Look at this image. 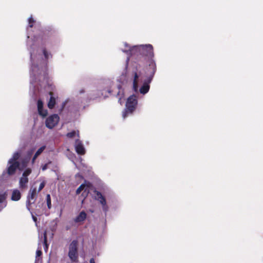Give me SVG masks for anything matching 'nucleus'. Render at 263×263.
Returning a JSON list of instances; mask_svg holds the SVG:
<instances>
[{"instance_id": "c9c22d12", "label": "nucleus", "mask_w": 263, "mask_h": 263, "mask_svg": "<svg viewBox=\"0 0 263 263\" xmlns=\"http://www.w3.org/2000/svg\"><path fill=\"white\" fill-rule=\"evenodd\" d=\"M86 218V214L83 212V221Z\"/></svg>"}, {"instance_id": "58836bf2", "label": "nucleus", "mask_w": 263, "mask_h": 263, "mask_svg": "<svg viewBox=\"0 0 263 263\" xmlns=\"http://www.w3.org/2000/svg\"><path fill=\"white\" fill-rule=\"evenodd\" d=\"M32 218H33V220L34 221H36V218L34 216H32Z\"/></svg>"}, {"instance_id": "39448f33", "label": "nucleus", "mask_w": 263, "mask_h": 263, "mask_svg": "<svg viewBox=\"0 0 263 263\" xmlns=\"http://www.w3.org/2000/svg\"><path fill=\"white\" fill-rule=\"evenodd\" d=\"M96 179L91 167L83 163V197L95 189L92 183Z\"/></svg>"}, {"instance_id": "9b49d317", "label": "nucleus", "mask_w": 263, "mask_h": 263, "mask_svg": "<svg viewBox=\"0 0 263 263\" xmlns=\"http://www.w3.org/2000/svg\"><path fill=\"white\" fill-rule=\"evenodd\" d=\"M59 120L60 117L57 114L51 115L46 120V126L49 129H52L58 124Z\"/></svg>"}, {"instance_id": "ddd939ff", "label": "nucleus", "mask_w": 263, "mask_h": 263, "mask_svg": "<svg viewBox=\"0 0 263 263\" xmlns=\"http://www.w3.org/2000/svg\"><path fill=\"white\" fill-rule=\"evenodd\" d=\"M20 166L19 162H9V161L8 162V167L7 169V173L9 175H13L16 170V169Z\"/></svg>"}, {"instance_id": "4468645a", "label": "nucleus", "mask_w": 263, "mask_h": 263, "mask_svg": "<svg viewBox=\"0 0 263 263\" xmlns=\"http://www.w3.org/2000/svg\"><path fill=\"white\" fill-rule=\"evenodd\" d=\"M37 107L39 114L43 117H46L48 114V111L43 108V102L39 100L37 103Z\"/></svg>"}, {"instance_id": "72a5a7b5", "label": "nucleus", "mask_w": 263, "mask_h": 263, "mask_svg": "<svg viewBox=\"0 0 263 263\" xmlns=\"http://www.w3.org/2000/svg\"><path fill=\"white\" fill-rule=\"evenodd\" d=\"M39 156L38 155H37L36 153H35L33 155V156L32 157V158H33V159H35L37 158V157Z\"/></svg>"}, {"instance_id": "f03ea898", "label": "nucleus", "mask_w": 263, "mask_h": 263, "mask_svg": "<svg viewBox=\"0 0 263 263\" xmlns=\"http://www.w3.org/2000/svg\"><path fill=\"white\" fill-rule=\"evenodd\" d=\"M124 48L122 51L127 55L126 60V66L127 67L128 62L130 57H133L136 60L139 61L145 57L148 58V65L145 68L146 78L153 80L157 70L156 62L154 59V53L153 47L151 44H145L130 46L127 43H123Z\"/></svg>"}, {"instance_id": "a19ab883", "label": "nucleus", "mask_w": 263, "mask_h": 263, "mask_svg": "<svg viewBox=\"0 0 263 263\" xmlns=\"http://www.w3.org/2000/svg\"><path fill=\"white\" fill-rule=\"evenodd\" d=\"M83 155H84V153H85V149H84V147H83Z\"/></svg>"}, {"instance_id": "79ce46f5", "label": "nucleus", "mask_w": 263, "mask_h": 263, "mask_svg": "<svg viewBox=\"0 0 263 263\" xmlns=\"http://www.w3.org/2000/svg\"><path fill=\"white\" fill-rule=\"evenodd\" d=\"M104 194H107V192H106L105 190L104 191V192H103Z\"/></svg>"}, {"instance_id": "bb28decb", "label": "nucleus", "mask_w": 263, "mask_h": 263, "mask_svg": "<svg viewBox=\"0 0 263 263\" xmlns=\"http://www.w3.org/2000/svg\"><path fill=\"white\" fill-rule=\"evenodd\" d=\"M76 134L77 133L76 131H72L71 132L67 133L66 135L67 137L71 138L74 137L76 136Z\"/></svg>"}, {"instance_id": "1a4fd4ad", "label": "nucleus", "mask_w": 263, "mask_h": 263, "mask_svg": "<svg viewBox=\"0 0 263 263\" xmlns=\"http://www.w3.org/2000/svg\"><path fill=\"white\" fill-rule=\"evenodd\" d=\"M94 193L95 194V199L97 200L101 205L102 209L106 215V213L108 211V206L107 204L105 196L103 195L101 192L96 190H94Z\"/></svg>"}, {"instance_id": "e433bc0d", "label": "nucleus", "mask_w": 263, "mask_h": 263, "mask_svg": "<svg viewBox=\"0 0 263 263\" xmlns=\"http://www.w3.org/2000/svg\"><path fill=\"white\" fill-rule=\"evenodd\" d=\"M35 159H33V158L31 159V164L33 165L35 163Z\"/></svg>"}, {"instance_id": "aec40b11", "label": "nucleus", "mask_w": 263, "mask_h": 263, "mask_svg": "<svg viewBox=\"0 0 263 263\" xmlns=\"http://www.w3.org/2000/svg\"><path fill=\"white\" fill-rule=\"evenodd\" d=\"M117 88L118 89V91L117 94V97H119V99L120 100L121 97L123 95V90L122 89L121 85H118L117 86Z\"/></svg>"}, {"instance_id": "4c0bfd02", "label": "nucleus", "mask_w": 263, "mask_h": 263, "mask_svg": "<svg viewBox=\"0 0 263 263\" xmlns=\"http://www.w3.org/2000/svg\"><path fill=\"white\" fill-rule=\"evenodd\" d=\"M73 163L74 164V165H76V166L77 168H79V167H78V166L77 164L76 163V162H74L73 161Z\"/></svg>"}, {"instance_id": "c756f323", "label": "nucleus", "mask_w": 263, "mask_h": 263, "mask_svg": "<svg viewBox=\"0 0 263 263\" xmlns=\"http://www.w3.org/2000/svg\"><path fill=\"white\" fill-rule=\"evenodd\" d=\"M51 163V162H49L48 163H46L45 164H44V165H43L41 167V169L43 171H44L45 170H46L48 168V165L49 164Z\"/></svg>"}, {"instance_id": "5701e85b", "label": "nucleus", "mask_w": 263, "mask_h": 263, "mask_svg": "<svg viewBox=\"0 0 263 263\" xmlns=\"http://www.w3.org/2000/svg\"><path fill=\"white\" fill-rule=\"evenodd\" d=\"M46 202L48 208L49 209H50L51 208V198L49 194H47L46 196Z\"/></svg>"}, {"instance_id": "f704fd0d", "label": "nucleus", "mask_w": 263, "mask_h": 263, "mask_svg": "<svg viewBox=\"0 0 263 263\" xmlns=\"http://www.w3.org/2000/svg\"><path fill=\"white\" fill-rule=\"evenodd\" d=\"M39 156L38 155H37L36 153H35L33 155V156L32 157V158H33V159H35L37 158V157Z\"/></svg>"}, {"instance_id": "cd10ccee", "label": "nucleus", "mask_w": 263, "mask_h": 263, "mask_svg": "<svg viewBox=\"0 0 263 263\" xmlns=\"http://www.w3.org/2000/svg\"><path fill=\"white\" fill-rule=\"evenodd\" d=\"M45 185V181H43L42 182H41L39 186L37 192H40L44 187Z\"/></svg>"}, {"instance_id": "2eb2a0df", "label": "nucleus", "mask_w": 263, "mask_h": 263, "mask_svg": "<svg viewBox=\"0 0 263 263\" xmlns=\"http://www.w3.org/2000/svg\"><path fill=\"white\" fill-rule=\"evenodd\" d=\"M21 194L19 190H13L12 193L11 199L13 201H18L21 199Z\"/></svg>"}, {"instance_id": "c85d7f7f", "label": "nucleus", "mask_w": 263, "mask_h": 263, "mask_svg": "<svg viewBox=\"0 0 263 263\" xmlns=\"http://www.w3.org/2000/svg\"><path fill=\"white\" fill-rule=\"evenodd\" d=\"M42 254V252L41 249H38L36 251V258L41 256Z\"/></svg>"}, {"instance_id": "ea45409f", "label": "nucleus", "mask_w": 263, "mask_h": 263, "mask_svg": "<svg viewBox=\"0 0 263 263\" xmlns=\"http://www.w3.org/2000/svg\"><path fill=\"white\" fill-rule=\"evenodd\" d=\"M4 209V206H0V212Z\"/></svg>"}, {"instance_id": "6ab92c4d", "label": "nucleus", "mask_w": 263, "mask_h": 263, "mask_svg": "<svg viewBox=\"0 0 263 263\" xmlns=\"http://www.w3.org/2000/svg\"><path fill=\"white\" fill-rule=\"evenodd\" d=\"M22 154V151L20 150L17 152H15L13 153L12 157L9 160V162H18L17 160L20 158L21 157V155Z\"/></svg>"}, {"instance_id": "37998d69", "label": "nucleus", "mask_w": 263, "mask_h": 263, "mask_svg": "<svg viewBox=\"0 0 263 263\" xmlns=\"http://www.w3.org/2000/svg\"><path fill=\"white\" fill-rule=\"evenodd\" d=\"M77 175L80 176V175L79 174H78L77 175H76V176H77Z\"/></svg>"}, {"instance_id": "dca6fc26", "label": "nucleus", "mask_w": 263, "mask_h": 263, "mask_svg": "<svg viewBox=\"0 0 263 263\" xmlns=\"http://www.w3.org/2000/svg\"><path fill=\"white\" fill-rule=\"evenodd\" d=\"M7 194L6 192L0 193V206H4V208L7 206Z\"/></svg>"}, {"instance_id": "2f4dec72", "label": "nucleus", "mask_w": 263, "mask_h": 263, "mask_svg": "<svg viewBox=\"0 0 263 263\" xmlns=\"http://www.w3.org/2000/svg\"><path fill=\"white\" fill-rule=\"evenodd\" d=\"M67 103V100H66L64 102H63V103H62V108H63L65 106Z\"/></svg>"}, {"instance_id": "a878e982", "label": "nucleus", "mask_w": 263, "mask_h": 263, "mask_svg": "<svg viewBox=\"0 0 263 263\" xmlns=\"http://www.w3.org/2000/svg\"><path fill=\"white\" fill-rule=\"evenodd\" d=\"M45 148V146H42L39 149H38V150L35 153H36L37 155L39 156L42 154V153L44 151Z\"/></svg>"}, {"instance_id": "393cba45", "label": "nucleus", "mask_w": 263, "mask_h": 263, "mask_svg": "<svg viewBox=\"0 0 263 263\" xmlns=\"http://www.w3.org/2000/svg\"><path fill=\"white\" fill-rule=\"evenodd\" d=\"M47 241V238L46 232H45L44 233V249L45 250L46 249H47V248H48Z\"/></svg>"}, {"instance_id": "9d476101", "label": "nucleus", "mask_w": 263, "mask_h": 263, "mask_svg": "<svg viewBox=\"0 0 263 263\" xmlns=\"http://www.w3.org/2000/svg\"><path fill=\"white\" fill-rule=\"evenodd\" d=\"M31 172L32 170L30 168H27L24 170L19 180V187L20 189H24L27 187L29 181L28 177Z\"/></svg>"}, {"instance_id": "f257e3e1", "label": "nucleus", "mask_w": 263, "mask_h": 263, "mask_svg": "<svg viewBox=\"0 0 263 263\" xmlns=\"http://www.w3.org/2000/svg\"><path fill=\"white\" fill-rule=\"evenodd\" d=\"M27 23L26 44L30 57L29 92L32 97H35L40 87L47 82V66L52 58L47 48L51 46L52 42L47 34L35 31L40 23L32 15L28 18Z\"/></svg>"}, {"instance_id": "a211bd4d", "label": "nucleus", "mask_w": 263, "mask_h": 263, "mask_svg": "<svg viewBox=\"0 0 263 263\" xmlns=\"http://www.w3.org/2000/svg\"><path fill=\"white\" fill-rule=\"evenodd\" d=\"M50 99L48 102L47 105L49 108L52 109L56 104V98L53 96L52 92L49 93Z\"/></svg>"}, {"instance_id": "7c9ffc66", "label": "nucleus", "mask_w": 263, "mask_h": 263, "mask_svg": "<svg viewBox=\"0 0 263 263\" xmlns=\"http://www.w3.org/2000/svg\"><path fill=\"white\" fill-rule=\"evenodd\" d=\"M82 191V184H81L76 191L77 194H80Z\"/></svg>"}, {"instance_id": "473e14b6", "label": "nucleus", "mask_w": 263, "mask_h": 263, "mask_svg": "<svg viewBox=\"0 0 263 263\" xmlns=\"http://www.w3.org/2000/svg\"><path fill=\"white\" fill-rule=\"evenodd\" d=\"M89 263H96L95 259L93 258H91L90 259Z\"/></svg>"}, {"instance_id": "20e7f679", "label": "nucleus", "mask_w": 263, "mask_h": 263, "mask_svg": "<svg viewBox=\"0 0 263 263\" xmlns=\"http://www.w3.org/2000/svg\"><path fill=\"white\" fill-rule=\"evenodd\" d=\"M92 238L88 242L91 253L93 256L100 255V251L105 243L104 230L100 228H93L91 230Z\"/></svg>"}, {"instance_id": "6e6552de", "label": "nucleus", "mask_w": 263, "mask_h": 263, "mask_svg": "<svg viewBox=\"0 0 263 263\" xmlns=\"http://www.w3.org/2000/svg\"><path fill=\"white\" fill-rule=\"evenodd\" d=\"M68 257L73 262L77 261L78 258V242L76 240H73L69 245Z\"/></svg>"}, {"instance_id": "0eeeda50", "label": "nucleus", "mask_w": 263, "mask_h": 263, "mask_svg": "<svg viewBox=\"0 0 263 263\" xmlns=\"http://www.w3.org/2000/svg\"><path fill=\"white\" fill-rule=\"evenodd\" d=\"M137 98L138 97L135 94L130 96L127 98L125 108L122 112L123 119H125L128 116L131 115L134 111L138 104Z\"/></svg>"}, {"instance_id": "f8f14e48", "label": "nucleus", "mask_w": 263, "mask_h": 263, "mask_svg": "<svg viewBox=\"0 0 263 263\" xmlns=\"http://www.w3.org/2000/svg\"><path fill=\"white\" fill-rule=\"evenodd\" d=\"M37 195L36 190L35 187H31L30 189L26 201V207L28 211H30V205L34 203L35 200V197Z\"/></svg>"}, {"instance_id": "423d86ee", "label": "nucleus", "mask_w": 263, "mask_h": 263, "mask_svg": "<svg viewBox=\"0 0 263 263\" xmlns=\"http://www.w3.org/2000/svg\"><path fill=\"white\" fill-rule=\"evenodd\" d=\"M112 81L109 79L101 81L98 86V96L97 97H103L105 99L108 97V95L111 93V88L112 86Z\"/></svg>"}, {"instance_id": "412c9836", "label": "nucleus", "mask_w": 263, "mask_h": 263, "mask_svg": "<svg viewBox=\"0 0 263 263\" xmlns=\"http://www.w3.org/2000/svg\"><path fill=\"white\" fill-rule=\"evenodd\" d=\"M31 160V158H28L27 156H25V157L22 159V166L24 167H26L30 160Z\"/></svg>"}, {"instance_id": "7ed1b4c3", "label": "nucleus", "mask_w": 263, "mask_h": 263, "mask_svg": "<svg viewBox=\"0 0 263 263\" xmlns=\"http://www.w3.org/2000/svg\"><path fill=\"white\" fill-rule=\"evenodd\" d=\"M128 79L133 81V89L136 93L143 95L146 94L150 89V83L152 80L148 78L143 79L139 67L138 65L134 66L131 71L127 73V66L120 77V82L124 83Z\"/></svg>"}, {"instance_id": "b1692460", "label": "nucleus", "mask_w": 263, "mask_h": 263, "mask_svg": "<svg viewBox=\"0 0 263 263\" xmlns=\"http://www.w3.org/2000/svg\"><path fill=\"white\" fill-rule=\"evenodd\" d=\"M82 221V211L80 212L79 215L74 219L75 222H81Z\"/></svg>"}, {"instance_id": "f3484780", "label": "nucleus", "mask_w": 263, "mask_h": 263, "mask_svg": "<svg viewBox=\"0 0 263 263\" xmlns=\"http://www.w3.org/2000/svg\"><path fill=\"white\" fill-rule=\"evenodd\" d=\"M75 149L79 155L82 154V142L80 140H77L75 142Z\"/></svg>"}, {"instance_id": "4be33fe9", "label": "nucleus", "mask_w": 263, "mask_h": 263, "mask_svg": "<svg viewBox=\"0 0 263 263\" xmlns=\"http://www.w3.org/2000/svg\"><path fill=\"white\" fill-rule=\"evenodd\" d=\"M34 148H32L29 149H28L26 153V156H27L28 158H31V157L34 153Z\"/></svg>"}]
</instances>
